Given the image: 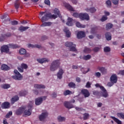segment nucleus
<instances>
[{
	"label": "nucleus",
	"instance_id": "obj_30",
	"mask_svg": "<svg viewBox=\"0 0 124 124\" xmlns=\"http://www.w3.org/2000/svg\"><path fill=\"white\" fill-rule=\"evenodd\" d=\"M1 69L2 70H4V71H7V70L10 69V68H9L7 65L4 64L1 65Z\"/></svg>",
	"mask_w": 124,
	"mask_h": 124
},
{
	"label": "nucleus",
	"instance_id": "obj_50",
	"mask_svg": "<svg viewBox=\"0 0 124 124\" xmlns=\"http://www.w3.org/2000/svg\"><path fill=\"white\" fill-rule=\"evenodd\" d=\"M21 66L22 67V68H23V69H28V65L25 63H22L21 64Z\"/></svg>",
	"mask_w": 124,
	"mask_h": 124
},
{
	"label": "nucleus",
	"instance_id": "obj_24",
	"mask_svg": "<svg viewBox=\"0 0 124 124\" xmlns=\"http://www.w3.org/2000/svg\"><path fill=\"white\" fill-rule=\"evenodd\" d=\"M65 7L67 8V9H68V10H69L70 11H73V12H75L74 8H73V7H72V6L68 3H66L65 4Z\"/></svg>",
	"mask_w": 124,
	"mask_h": 124
},
{
	"label": "nucleus",
	"instance_id": "obj_13",
	"mask_svg": "<svg viewBox=\"0 0 124 124\" xmlns=\"http://www.w3.org/2000/svg\"><path fill=\"white\" fill-rule=\"evenodd\" d=\"M110 82H112L113 83H114V84H116L118 81L117 75H116V74L112 75L110 78Z\"/></svg>",
	"mask_w": 124,
	"mask_h": 124
},
{
	"label": "nucleus",
	"instance_id": "obj_26",
	"mask_svg": "<svg viewBox=\"0 0 124 124\" xmlns=\"http://www.w3.org/2000/svg\"><path fill=\"white\" fill-rule=\"evenodd\" d=\"M105 36L107 40H108V41L112 39V35H111V33L109 32H107L106 33Z\"/></svg>",
	"mask_w": 124,
	"mask_h": 124
},
{
	"label": "nucleus",
	"instance_id": "obj_19",
	"mask_svg": "<svg viewBox=\"0 0 124 124\" xmlns=\"http://www.w3.org/2000/svg\"><path fill=\"white\" fill-rule=\"evenodd\" d=\"M64 73V72L63 71V70L62 69H60L58 73H57V77L58 78V79H62V75L63 74V73Z\"/></svg>",
	"mask_w": 124,
	"mask_h": 124
},
{
	"label": "nucleus",
	"instance_id": "obj_33",
	"mask_svg": "<svg viewBox=\"0 0 124 124\" xmlns=\"http://www.w3.org/2000/svg\"><path fill=\"white\" fill-rule=\"evenodd\" d=\"M53 23L51 22H44L42 25H41V27H50V26L52 25Z\"/></svg>",
	"mask_w": 124,
	"mask_h": 124
},
{
	"label": "nucleus",
	"instance_id": "obj_3",
	"mask_svg": "<svg viewBox=\"0 0 124 124\" xmlns=\"http://www.w3.org/2000/svg\"><path fill=\"white\" fill-rule=\"evenodd\" d=\"M65 46L69 48V50L72 52H76L77 49H76V45L74 44L71 42H66L65 43Z\"/></svg>",
	"mask_w": 124,
	"mask_h": 124
},
{
	"label": "nucleus",
	"instance_id": "obj_51",
	"mask_svg": "<svg viewBox=\"0 0 124 124\" xmlns=\"http://www.w3.org/2000/svg\"><path fill=\"white\" fill-rule=\"evenodd\" d=\"M89 114L88 113H84L83 114V119L84 120H88V119H89Z\"/></svg>",
	"mask_w": 124,
	"mask_h": 124
},
{
	"label": "nucleus",
	"instance_id": "obj_48",
	"mask_svg": "<svg viewBox=\"0 0 124 124\" xmlns=\"http://www.w3.org/2000/svg\"><path fill=\"white\" fill-rule=\"evenodd\" d=\"M106 4L107 7H111V6H112V3H111V1L110 0H108L106 1Z\"/></svg>",
	"mask_w": 124,
	"mask_h": 124
},
{
	"label": "nucleus",
	"instance_id": "obj_18",
	"mask_svg": "<svg viewBox=\"0 0 124 124\" xmlns=\"http://www.w3.org/2000/svg\"><path fill=\"white\" fill-rule=\"evenodd\" d=\"M8 46H9V48H10L11 49H17V48H20L21 47L20 46L14 44H8Z\"/></svg>",
	"mask_w": 124,
	"mask_h": 124
},
{
	"label": "nucleus",
	"instance_id": "obj_47",
	"mask_svg": "<svg viewBox=\"0 0 124 124\" xmlns=\"http://www.w3.org/2000/svg\"><path fill=\"white\" fill-rule=\"evenodd\" d=\"M98 28L96 26L93 27L91 29V33H95L96 32V31H97Z\"/></svg>",
	"mask_w": 124,
	"mask_h": 124
},
{
	"label": "nucleus",
	"instance_id": "obj_5",
	"mask_svg": "<svg viewBox=\"0 0 124 124\" xmlns=\"http://www.w3.org/2000/svg\"><path fill=\"white\" fill-rule=\"evenodd\" d=\"M95 86L96 88H100V89H101V91H102L103 92L102 96L106 98L108 97V93H107V91L106 90L105 88H104V87L99 85V84L98 83L96 84Z\"/></svg>",
	"mask_w": 124,
	"mask_h": 124
},
{
	"label": "nucleus",
	"instance_id": "obj_36",
	"mask_svg": "<svg viewBox=\"0 0 124 124\" xmlns=\"http://www.w3.org/2000/svg\"><path fill=\"white\" fill-rule=\"evenodd\" d=\"M76 27H77V28H80L82 29H84L86 28V25H82V24L80 23V22H77L76 23Z\"/></svg>",
	"mask_w": 124,
	"mask_h": 124
},
{
	"label": "nucleus",
	"instance_id": "obj_14",
	"mask_svg": "<svg viewBox=\"0 0 124 124\" xmlns=\"http://www.w3.org/2000/svg\"><path fill=\"white\" fill-rule=\"evenodd\" d=\"M37 62L39 63H44L45 62H49L50 61H49V59L44 58L42 59H37Z\"/></svg>",
	"mask_w": 124,
	"mask_h": 124
},
{
	"label": "nucleus",
	"instance_id": "obj_44",
	"mask_svg": "<svg viewBox=\"0 0 124 124\" xmlns=\"http://www.w3.org/2000/svg\"><path fill=\"white\" fill-rule=\"evenodd\" d=\"M72 92L69 90H66L63 92V95L65 96L68 95L69 94H72Z\"/></svg>",
	"mask_w": 124,
	"mask_h": 124
},
{
	"label": "nucleus",
	"instance_id": "obj_58",
	"mask_svg": "<svg viewBox=\"0 0 124 124\" xmlns=\"http://www.w3.org/2000/svg\"><path fill=\"white\" fill-rule=\"evenodd\" d=\"M108 18L107 16H103L101 19H100V20L101 21V22H105L106 20H107Z\"/></svg>",
	"mask_w": 124,
	"mask_h": 124
},
{
	"label": "nucleus",
	"instance_id": "obj_62",
	"mask_svg": "<svg viewBox=\"0 0 124 124\" xmlns=\"http://www.w3.org/2000/svg\"><path fill=\"white\" fill-rule=\"evenodd\" d=\"M44 2L45 4H47V5H50V0H45Z\"/></svg>",
	"mask_w": 124,
	"mask_h": 124
},
{
	"label": "nucleus",
	"instance_id": "obj_25",
	"mask_svg": "<svg viewBox=\"0 0 124 124\" xmlns=\"http://www.w3.org/2000/svg\"><path fill=\"white\" fill-rule=\"evenodd\" d=\"M72 21H73V19L72 18L68 17V21L66 23V25L68 26L69 27H71L73 26V23H72Z\"/></svg>",
	"mask_w": 124,
	"mask_h": 124
},
{
	"label": "nucleus",
	"instance_id": "obj_27",
	"mask_svg": "<svg viewBox=\"0 0 124 124\" xmlns=\"http://www.w3.org/2000/svg\"><path fill=\"white\" fill-rule=\"evenodd\" d=\"M64 31L66 33V37H70V35H71V32H70V31H69L68 28H65L64 29Z\"/></svg>",
	"mask_w": 124,
	"mask_h": 124
},
{
	"label": "nucleus",
	"instance_id": "obj_4",
	"mask_svg": "<svg viewBox=\"0 0 124 124\" xmlns=\"http://www.w3.org/2000/svg\"><path fill=\"white\" fill-rule=\"evenodd\" d=\"M15 75L12 76V78L14 79V80H17V81H21L22 79H23V76L22 75L19 73L18 70H15L14 71Z\"/></svg>",
	"mask_w": 124,
	"mask_h": 124
},
{
	"label": "nucleus",
	"instance_id": "obj_41",
	"mask_svg": "<svg viewBox=\"0 0 124 124\" xmlns=\"http://www.w3.org/2000/svg\"><path fill=\"white\" fill-rule=\"evenodd\" d=\"M19 54L20 55H26L27 54V50L25 48H21L19 50Z\"/></svg>",
	"mask_w": 124,
	"mask_h": 124
},
{
	"label": "nucleus",
	"instance_id": "obj_54",
	"mask_svg": "<svg viewBox=\"0 0 124 124\" xmlns=\"http://www.w3.org/2000/svg\"><path fill=\"white\" fill-rule=\"evenodd\" d=\"M17 69H18V71L19 72H20L21 73L24 72V69L22 68V67L21 66L18 67Z\"/></svg>",
	"mask_w": 124,
	"mask_h": 124
},
{
	"label": "nucleus",
	"instance_id": "obj_7",
	"mask_svg": "<svg viewBox=\"0 0 124 124\" xmlns=\"http://www.w3.org/2000/svg\"><path fill=\"white\" fill-rule=\"evenodd\" d=\"M57 16H42L41 18V22L42 23H44V22H46V21H48V20H49V19H53L55 20V19H56L57 18Z\"/></svg>",
	"mask_w": 124,
	"mask_h": 124
},
{
	"label": "nucleus",
	"instance_id": "obj_59",
	"mask_svg": "<svg viewBox=\"0 0 124 124\" xmlns=\"http://www.w3.org/2000/svg\"><path fill=\"white\" fill-rule=\"evenodd\" d=\"M12 34H11V33L10 32H8L6 34H5L4 35H3L4 37H10V36H11Z\"/></svg>",
	"mask_w": 124,
	"mask_h": 124
},
{
	"label": "nucleus",
	"instance_id": "obj_1",
	"mask_svg": "<svg viewBox=\"0 0 124 124\" xmlns=\"http://www.w3.org/2000/svg\"><path fill=\"white\" fill-rule=\"evenodd\" d=\"M53 12L55 15H52L50 12L48 11L41 12L40 13V15L43 16V15H44L45 14V16H61V12L58 9L55 8Z\"/></svg>",
	"mask_w": 124,
	"mask_h": 124
},
{
	"label": "nucleus",
	"instance_id": "obj_38",
	"mask_svg": "<svg viewBox=\"0 0 124 124\" xmlns=\"http://www.w3.org/2000/svg\"><path fill=\"white\" fill-rule=\"evenodd\" d=\"M19 0H16L15 2V7L16 9L17 10L20 7V2H19Z\"/></svg>",
	"mask_w": 124,
	"mask_h": 124
},
{
	"label": "nucleus",
	"instance_id": "obj_8",
	"mask_svg": "<svg viewBox=\"0 0 124 124\" xmlns=\"http://www.w3.org/2000/svg\"><path fill=\"white\" fill-rule=\"evenodd\" d=\"M28 110H25L24 112L25 116H31V108H32V104H29L28 106Z\"/></svg>",
	"mask_w": 124,
	"mask_h": 124
},
{
	"label": "nucleus",
	"instance_id": "obj_61",
	"mask_svg": "<svg viewBox=\"0 0 124 124\" xmlns=\"http://www.w3.org/2000/svg\"><path fill=\"white\" fill-rule=\"evenodd\" d=\"M5 37L3 35H1L0 37V42H2V41H4L5 39Z\"/></svg>",
	"mask_w": 124,
	"mask_h": 124
},
{
	"label": "nucleus",
	"instance_id": "obj_32",
	"mask_svg": "<svg viewBox=\"0 0 124 124\" xmlns=\"http://www.w3.org/2000/svg\"><path fill=\"white\" fill-rule=\"evenodd\" d=\"M73 16H89V14L83 13H81L80 14H78V13H74Z\"/></svg>",
	"mask_w": 124,
	"mask_h": 124
},
{
	"label": "nucleus",
	"instance_id": "obj_11",
	"mask_svg": "<svg viewBox=\"0 0 124 124\" xmlns=\"http://www.w3.org/2000/svg\"><path fill=\"white\" fill-rule=\"evenodd\" d=\"M77 37L78 39L86 37V33L83 31H79L78 32Z\"/></svg>",
	"mask_w": 124,
	"mask_h": 124
},
{
	"label": "nucleus",
	"instance_id": "obj_2",
	"mask_svg": "<svg viewBox=\"0 0 124 124\" xmlns=\"http://www.w3.org/2000/svg\"><path fill=\"white\" fill-rule=\"evenodd\" d=\"M61 65V62L60 60H56L53 61L50 65V71H56Z\"/></svg>",
	"mask_w": 124,
	"mask_h": 124
},
{
	"label": "nucleus",
	"instance_id": "obj_31",
	"mask_svg": "<svg viewBox=\"0 0 124 124\" xmlns=\"http://www.w3.org/2000/svg\"><path fill=\"white\" fill-rule=\"evenodd\" d=\"M27 94H28V91L25 90H22L19 93V96H25V95H27Z\"/></svg>",
	"mask_w": 124,
	"mask_h": 124
},
{
	"label": "nucleus",
	"instance_id": "obj_63",
	"mask_svg": "<svg viewBox=\"0 0 124 124\" xmlns=\"http://www.w3.org/2000/svg\"><path fill=\"white\" fill-rule=\"evenodd\" d=\"M93 94L94 95H98V94H99V92H98V91H93Z\"/></svg>",
	"mask_w": 124,
	"mask_h": 124
},
{
	"label": "nucleus",
	"instance_id": "obj_9",
	"mask_svg": "<svg viewBox=\"0 0 124 124\" xmlns=\"http://www.w3.org/2000/svg\"><path fill=\"white\" fill-rule=\"evenodd\" d=\"M0 51L1 53H9V47L8 46V45H4L1 46Z\"/></svg>",
	"mask_w": 124,
	"mask_h": 124
},
{
	"label": "nucleus",
	"instance_id": "obj_22",
	"mask_svg": "<svg viewBox=\"0 0 124 124\" xmlns=\"http://www.w3.org/2000/svg\"><path fill=\"white\" fill-rule=\"evenodd\" d=\"M19 100V97L17 95H16L14 96L11 99V104H14L15 102L16 101H18Z\"/></svg>",
	"mask_w": 124,
	"mask_h": 124
},
{
	"label": "nucleus",
	"instance_id": "obj_12",
	"mask_svg": "<svg viewBox=\"0 0 124 124\" xmlns=\"http://www.w3.org/2000/svg\"><path fill=\"white\" fill-rule=\"evenodd\" d=\"M64 106L67 109H71V108H74V106L71 104L70 102L65 101L64 103Z\"/></svg>",
	"mask_w": 124,
	"mask_h": 124
},
{
	"label": "nucleus",
	"instance_id": "obj_45",
	"mask_svg": "<svg viewBox=\"0 0 124 124\" xmlns=\"http://www.w3.org/2000/svg\"><path fill=\"white\" fill-rule=\"evenodd\" d=\"M83 52H84V53H86V54H89V53L92 52V50H91V48H90L85 47Z\"/></svg>",
	"mask_w": 124,
	"mask_h": 124
},
{
	"label": "nucleus",
	"instance_id": "obj_40",
	"mask_svg": "<svg viewBox=\"0 0 124 124\" xmlns=\"http://www.w3.org/2000/svg\"><path fill=\"white\" fill-rule=\"evenodd\" d=\"M112 28H113V24H112V23H108L106 25V29L107 31H109V30L112 29Z\"/></svg>",
	"mask_w": 124,
	"mask_h": 124
},
{
	"label": "nucleus",
	"instance_id": "obj_60",
	"mask_svg": "<svg viewBox=\"0 0 124 124\" xmlns=\"http://www.w3.org/2000/svg\"><path fill=\"white\" fill-rule=\"evenodd\" d=\"M115 83L113 82H108L107 84V86H108V87H112V86H113V85H114Z\"/></svg>",
	"mask_w": 124,
	"mask_h": 124
},
{
	"label": "nucleus",
	"instance_id": "obj_23",
	"mask_svg": "<svg viewBox=\"0 0 124 124\" xmlns=\"http://www.w3.org/2000/svg\"><path fill=\"white\" fill-rule=\"evenodd\" d=\"M98 69L102 74H106L107 73V69L104 67H98Z\"/></svg>",
	"mask_w": 124,
	"mask_h": 124
},
{
	"label": "nucleus",
	"instance_id": "obj_52",
	"mask_svg": "<svg viewBox=\"0 0 124 124\" xmlns=\"http://www.w3.org/2000/svg\"><path fill=\"white\" fill-rule=\"evenodd\" d=\"M111 2L114 5H118L119 4V0H111Z\"/></svg>",
	"mask_w": 124,
	"mask_h": 124
},
{
	"label": "nucleus",
	"instance_id": "obj_6",
	"mask_svg": "<svg viewBox=\"0 0 124 124\" xmlns=\"http://www.w3.org/2000/svg\"><path fill=\"white\" fill-rule=\"evenodd\" d=\"M46 98H47V96H41L36 98L35 101V105H40L43 101L46 100Z\"/></svg>",
	"mask_w": 124,
	"mask_h": 124
},
{
	"label": "nucleus",
	"instance_id": "obj_37",
	"mask_svg": "<svg viewBox=\"0 0 124 124\" xmlns=\"http://www.w3.org/2000/svg\"><path fill=\"white\" fill-rule=\"evenodd\" d=\"M111 119L115 122V123H117L118 124H122V121H121L120 120H119L118 118L114 117V116H111Z\"/></svg>",
	"mask_w": 124,
	"mask_h": 124
},
{
	"label": "nucleus",
	"instance_id": "obj_20",
	"mask_svg": "<svg viewBox=\"0 0 124 124\" xmlns=\"http://www.w3.org/2000/svg\"><path fill=\"white\" fill-rule=\"evenodd\" d=\"M75 18H79L81 21H84V20H86V21H88L90 20V16H75Z\"/></svg>",
	"mask_w": 124,
	"mask_h": 124
},
{
	"label": "nucleus",
	"instance_id": "obj_64",
	"mask_svg": "<svg viewBox=\"0 0 124 124\" xmlns=\"http://www.w3.org/2000/svg\"><path fill=\"white\" fill-rule=\"evenodd\" d=\"M86 88H91V83H90V82H88L87 83H86Z\"/></svg>",
	"mask_w": 124,
	"mask_h": 124
},
{
	"label": "nucleus",
	"instance_id": "obj_53",
	"mask_svg": "<svg viewBox=\"0 0 124 124\" xmlns=\"http://www.w3.org/2000/svg\"><path fill=\"white\" fill-rule=\"evenodd\" d=\"M12 111H9V113H8L5 116V118L7 119H8L10 118V116H12Z\"/></svg>",
	"mask_w": 124,
	"mask_h": 124
},
{
	"label": "nucleus",
	"instance_id": "obj_16",
	"mask_svg": "<svg viewBox=\"0 0 124 124\" xmlns=\"http://www.w3.org/2000/svg\"><path fill=\"white\" fill-rule=\"evenodd\" d=\"M10 106V103L8 102H5L1 104V108L2 109H8Z\"/></svg>",
	"mask_w": 124,
	"mask_h": 124
},
{
	"label": "nucleus",
	"instance_id": "obj_10",
	"mask_svg": "<svg viewBox=\"0 0 124 124\" xmlns=\"http://www.w3.org/2000/svg\"><path fill=\"white\" fill-rule=\"evenodd\" d=\"M81 93L82 94V95L84 96L85 98L87 97H89V96L91 95V94L90 93L89 90H88L87 89L81 90Z\"/></svg>",
	"mask_w": 124,
	"mask_h": 124
},
{
	"label": "nucleus",
	"instance_id": "obj_57",
	"mask_svg": "<svg viewBox=\"0 0 124 124\" xmlns=\"http://www.w3.org/2000/svg\"><path fill=\"white\" fill-rule=\"evenodd\" d=\"M99 50H100V47H95L93 48V52H98Z\"/></svg>",
	"mask_w": 124,
	"mask_h": 124
},
{
	"label": "nucleus",
	"instance_id": "obj_55",
	"mask_svg": "<svg viewBox=\"0 0 124 124\" xmlns=\"http://www.w3.org/2000/svg\"><path fill=\"white\" fill-rule=\"evenodd\" d=\"M94 75L95 76V77H97V78H99L100 77V76H101V74L100 72H96L94 74Z\"/></svg>",
	"mask_w": 124,
	"mask_h": 124
},
{
	"label": "nucleus",
	"instance_id": "obj_15",
	"mask_svg": "<svg viewBox=\"0 0 124 124\" xmlns=\"http://www.w3.org/2000/svg\"><path fill=\"white\" fill-rule=\"evenodd\" d=\"M47 116H48V113L47 112H43L39 117V119L41 121H43L46 119Z\"/></svg>",
	"mask_w": 124,
	"mask_h": 124
},
{
	"label": "nucleus",
	"instance_id": "obj_49",
	"mask_svg": "<svg viewBox=\"0 0 124 124\" xmlns=\"http://www.w3.org/2000/svg\"><path fill=\"white\" fill-rule=\"evenodd\" d=\"M2 89H4V90L6 89H9L10 88V85L9 84H4L2 86Z\"/></svg>",
	"mask_w": 124,
	"mask_h": 124
},
{
	"label": "nucleus",
	"instance_id": "obj_42",
	"mask_svg": "<svg viewBox=\"0 0 124 124\" xmlns=\"http://www.w3.org/2000/svg\"><path fill=\"white\" fill-rule=\"evenodd\" d=\"M117 116L120 119H123L124 120V112H119L117 113Z\"/></svg>",
	"mask_w": 124,
	"mask_h": 124
},
{
	"label": "nucleus",
	"instance_id": "obj_28",
	"mask_svg": "<svg viewBox=\"0 0 124 124\" xmlns=\"http://www.w3.org/2000/svg\"><path fill=\"white\" fill-rule=\"evenodd\" d=\"M24 108H19L18 109L16 110V114L17 115H21L23 114V112H24Z\"/></svg>",
	"mask_w": 124,
	"mask_h": 124
},
{
	"label": "nucleus",
	"instance_id": "obj_39",
	"mask_svg": "<svg viewBox=\"0 0 124 124\" xmlns=\"http://www.w3.org/2000/svg\"><path fill=\"white\" fill-rule=\"evenodd\" d=\"M28 47L30 48L31 47H32V48H38L39 49L40 48H41V46L38 45H35V46H33L31 44H29Z\"/></svg>",
	"mask_w": 124,
	"mask_h": 124
},
{
	"label": "nucleus",
	"instance_id": "obj_35",
	"mask_svg": "<svg viewBox=\"0 0 124 124\" xmlns=\"http://www.w3.org/2000/svg\"><path fill=\"white\" fill-rule=\"evenodd\" d=\"M30 27H23L21 26L19 28L18 31H21V32H23V31H27V30L29 29Z\"/></svg>",
	"mask_w": 124,
	"mask_h": 124
},
{
	"label": "nucleus",
	"instance_id": "obj_34",
	"mask_svg": "<svg viewBox=\"0 0 124 124\" xmlns=\"http://www.w3.org/2000/svg\"><path fill=\"white\" fill-rule=\"evenodd\" d=\"M68 87L72 89H76V84L73 82H70L68 84Z\"/></svg>",
	"mask_w": 124,
	"mask_h": 124
},
{
	"label": "nucleus",
	"instance_id": "obj_43",
	"mask_svg": "<svg viewBox=\"0 0 124 124\" xmlns=\"http://www.w3.org/2000/svg\"><path fill=\"white\" fill-rule=\"evenodd\" d=\"M111 51V48L109 46H106L104 48L105 53H109Z\"/></svg>",
	"mask_w": 124,
	"mask_h": 124
},
{
	"label": "nucleus",
	"instance_id": "obj_17",
	"mask_svg": "<svg viewBox=\"0 0 124 124\" xmlns=\"http://www.w3.org/2000/svg\"><path fill=\"white\" fill-rule=\"evenodd\" d=\"M79 58L80 59H83L84 61H89V60L92 59V56L90 54H88L87 55H84L83 56H80Z\"/></svg>",
	"mask_w": 124,
	"mask_h": 124
},
{
	"label": "nucleus",
	"instance_id": "obj_21",
	"mask_svg": "<svg viewBox=\"0 0 124 124\" xmlns=\"http://www.w3.org/2000/svg\"><path fill=\"white\" fill-rule=\"evenodd\" d=\"M85 10L87 12H90V13H94V12H96V9H95L94 7H93L90 8H86L85 9Z\"/></svg>",
	"mask_w": 124,
	"mask_h": 124
},
{
	"label": "nucleus",
	"instance_id": "obj_29",
	"mask_svg": "<svg viewBox=\"0 0 124 124\" xmlns=\"http://www.w3.org/2000/svg\"><path fill=\"white\" fill-rule=\"evenodd\" d=\"M34 87L35 89H45L46 87L45 85L43 84H34Z\"/></svg>",
	"mask_w": 124,
	"mask_h": 124
},
{
	"label": "nucleus",
	"instance_id": "obj_46",
	"mask_svg": "<svg viewBox=\"0 0 124 124\" xmlns=\"http://www.w3.org/2000/svg\"><path fill=\"white\" fill-rule=\"evenodd\" d=\"M58 121L59 122H64L65 121V117H62L61 116H58Z\"/></svg>",
	"mask_w": 124,
	"mask_h": 124
},
{
	"label": "nucleus",
	"instance_id": "obj_56",
	"mask_svg": "<svg viewBox=\"0 0 124 124\" xmlns=\"http://www.w3.org/2000/svg\"><path fill=\"white\" fill-rule=\"evenodd\" d=\"M11 24L13 26H16V25H18V21L17 20L12 21Z\"/></svg>",
	"mask_w": 124,
	"mask_h": 124
}]
</instances>
